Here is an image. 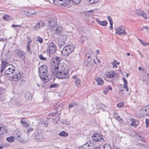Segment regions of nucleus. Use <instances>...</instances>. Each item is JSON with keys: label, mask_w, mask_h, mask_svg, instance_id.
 Returning a JSON list of instances; mask_svg holds the SVG:
<instances>
[{"label": "nucleus", "mask_w": 149, "mask_h": 149, "mask_svg": "<svg viewBox=\"0 0 149 149\" xmlns=\"http://www.w3.org/2000/svg\"><path fill=\"white\" fill-rule=\"evenodd\" d=\"M36 40L39 42L40 43H42L43 41L42 38L39 36H38Z\"/></svg>", "instance_id": "4c0bfd02"}, {"label": "nucleus", "mask_w": 149, "mask_h": 149, "mask_svg": "<svg viewBox=\"0 0 149 149\" xmlns=\"http://www.w3.org/2000/svg\"><path fill=\"white\" fill-rule=\"evenodd\" d=\"M75 48V46L73 44L65 46L61 51V53L64 56H68L74 51Z\"/></svg>", "instance_id": "7ed1b4c3"}, {"label": "nucleus", "mask_w": 149, "mask_h": 149, "mask_svg": "<svg viewBox=\"0 0 149 149\" xmlns=\"http://www.w3.org/2000/svg\"><path fill=\"white\" fill-rule=\"evenodd\" d=\"M86 57H87V59H90V55L88 56V55L87 54L86 55Z\"/></svg>", "instance_id": "338daca9"}, {"label": "nucleus", "mask_w": 149, "mask_h": 149, "mask_svg": "<svg viewBox=\"0 0 149 149\" xmlns=\"http://www.w3.org/2000/svg\"><path fill=\"white\" fill-rule=\"evenodd\" d=\"M131 120L132 123H131V125L132 126H133L134 127H136L137 125H139V121L134 119L131 118Z\"/></svg>", "instance_id": "412c9836"}, {"label": "nucleus", "mask_w": 149, "mask_h": 149, "mask_svg": "<svg viewBox=\"0 0 149 149\" xmlns=\"http://www.w3.org/2000/svg\"><path fill=\"white\" fill-rule=\"evenodd\" d=\"M116 31V34L119 35H126L127 33L125 30V27L123 26H120L119 27H117L115 28Z\"/></svg>", "instance_id": "6e6552de"}, {"label": "nucleus", "mask_w": 149, "mask_h": 149, "mask_svg": "<svg viewBox=\"0 0 149 149\" xmlns=\"http://www.w3.org/2000/svg\"><path fill=\"white\" fill-rule=\"evenodd\" d=\"M25 14L28 16L36 14V13L34 10L33 9H29L24 11Z\"/></svg>", "instance_id": "a211bd4d"}, {"label": "nucleus", "mask_w": 149, "mask_h": 149, "mask_svg": "<svg viewBox=\"0 0 149 149\" xmlns=\"http://www.w3.org/2000/svg\"><path fill=\"white\" fill-rule=\"evenodd\" d=\"M123 80L124 82V86L127 85V80L125 77H123Z\"/></svg>", "instance_id": "a19ab883"}, {"label": "nucleus", "mask_w": 149, "mask_h": 149, "mask_svg": "<svg viewBox=\"0 0 149 149\" xmlns=\"http://www.w3.org/2000/svg\"><path fill=\"white\" fill-rule=\"evenodd\" d=\"M47 66L43 65H41L39 67V75L41 80L47 82L48 81H46L48 77L49 74H48Z\"/></svg>", "instance_id": "f03ea898"}, {"label": "nucleus", "mask_w": 149, "mask_h": 149, "mask_svg": "<svg viewBox=\"0 0 149 149\" xmlns=\"http://www.w3.org/2000/svg\"><path fill=\"white\" fill-rule=\"evenodd\" d=\"M90 11L92 12H93V10H91ZM90 12V11H89L88 13H85V15L86 17H85V18L86 20H88L89 22H93L94 20L92 14L89 15L88 12Z\"/></svg>", "instance_id": "4468645a"}, {"label": "nucleus", "mask_w": 149, "mask_h": 149, "mask_svg": "<svg viewBox=\"0 0 149 149\" xmlns=\"http://www.w3.org/2000/svg\"><path fill=\"white\" fill-rule=\"evenodd\" d=\"M95 80L97 82V84L99 86L102 85L104 83V81L101 78L97 77L95 78Z\"/></svg>", "instance_id": "5701e85b"}, {"label": "nucleus", "mask_w": 149, "mask_h": 149, "mask_svg": "<svg viewBox=\"0 0 149 149\" xmlns=\"http://www.w3.org/2000/svg\"><path fill=\"white\" fill-rule=\"evenodd\" d=\"M67 36L64 35L63 36V38L62 40L59 41L58 43L59 46L60 48L64 46L65 44V40H66Z\"/></svg>", "instance_id": "f3484780"}, {"label": "nucleus", "mask_w": 149, "mask_h": 149, "mask_svg": "<svg viewBox=\"0 0 149 149\" xmlns=\"http://www.w3.org/2000/svg\"><path fill=\"white\" fill-rule=\"evenodd\" d=\"M53 60L52 65L51 66V71L53 70L57 69L59 67V65L61 61L60 58L56 56L52 59V61Z\"/></svg>", "instance_id": "20e7f679"}, {"label": "nucleus", "mask_w": 149, "mask_h": 149, "mask_svg": "<svg viewBox=\"0 0 149 149\" xmlns=\"http://www.w3.org/2000/svg\"><path fill=\"white\" fill-rule=\"evenodd\" d=\"M86 145H84L79 148L78 149H86Z\"/></svg>", "instance_id": "09e8293b"}, {"label": "nucleus", "mask_w": 149, "mask_h": 149, "mask_svg": "<svg viewBox=\"0 0 149 149\" xmlns=\"http://www.w3.org/2000/svg\"><path fill=\"white\" fill-rule=\"evenodd\" d=\"M8 63V62L6 60H1L0 70V73H2L3 72L5 68L7 66Z\"/></svg>", "instance_id": "ddd939ff"}, {"label": "nucleus", "mask_w": 149, "mask_h": 149, "mask_svg": "<svg viewBox=\"0 0 149 149\" xmlns=\"http://www.w3.org/2000/svg\"><path fill=\"white\" fill-rule=\"evenodd\" d=\"M7 88V86L5 84H3V86L0 87V91H4Z\"/></svg>", "instance_id": "72a5a7b5"}, {"label": "nucleus", "mask_w": 149, "mask_h": 149, "mask_svg": "<svg viewBox=\"0 0 149 149\" xmlns=\"http://www.w3.org/2000/svg\"><path fill=\"white\" fill-rule=\"evenodd\" d=\"M107 19L109 21V23H110V22H113L112 18L109 16H107Z\"/></svg>", "instance_id": "de8ad7c7"}, {"label": "nucleus", "mask_w": 149, "mask_h": 149, "mask_svg": "<svg viewBox=\"0 0 149 149\" xmlns=\"http://www.w3.org/2000/svg\"><path fill=\"white\" fill-rule=\"evenodd\" d=\"M141 12H144L141 10L140 9L139 10H136V14L139 15V16H141L142 14L143 13Z\"/></svg>", "instance_id": "473e14b6"}, {"label": "nucleus", "mask_w": 149, "mask_h": 149, "mask_svg": "<svg viewBox=\"0 0 149 149\" xmlns=\"http://www.w3.org/2000/svg\"><path fill=\"white\" fill-rule=\"evenodd\" d=\"M139 40L140 42L144 46H146V42L143 41L142 40L139 39Z\"/></svg>", "instance_id": "49530a36"}, {"label": "nucleus", "mask_w": 149, "mask_h": 149, "mask_svg": "<svg viewBox=\"0 0 149 149\" xmlns=\"http://www.w3.org/2000/svg\"><path fill=\"white\" fill-rule=\"evenodd\" d=\"M146 127H148L149 126V119H146Z\"/></svg>", "instance_id": "a18cd8bd"}, {"label": "nucleus", "mask_w": 149, "mask_h": 149, "mask_svg": "<svg viewBox=\"0 0 149 149\" xmlns=\"http://www.w3.org/2000/svg\"><path fill=\"white\" fill-rule=\"evenodd\" d=\"M81 1V0H66L64 2V4L68 5L72 2L75 5H77L80 3Z\"/></svg>", "instance_id": "2eb2a0df"}, {"label": "nucleus", "mask_w": 149, "mask_h": 149, "mask_svg": "<svg viewBox=\"0 0 149 149\" xmlns=\"http://www.w3.org/2000/svg\"><path fill=\"white\" fill-rule=\"evenodd\" d=\"M78 105L77 103L76 102H73L70 103L69 105V107L72 108L75 106H77Z\"/></svg>", "instance_id": "7c9ffc66"}, {"label": "nucleus", "mask_w": 149, "mask_h": 149, "mask_svg": "<svg viewBox=\"0 0 149 149\" xmlns=\"http://www.w3.org/2000/svg\"><path fill=\"white\" fill-rule=\"evenodd\" d=\"M7 130L4 127H0V141H2L4 138V134H6Z\"/></svg>", "instance_id": "f8f14e48"}, {"label": "nucleus", "mask_w": 149, "mask_h": 149, "mask_svg": "<svg viewBox=\"0 0 149 149\" xmlns=\"http://www.w3.org/2000/svg\"><path fill=\"white\" fill-rule=\"evenodd\" d=\"M58 135L60 136L63 137H66L68 136V134L64 131H62L58 134Z\"/></svg>", "instance_id": "c85d7f7f"}, {"label": "nucleus", "mask_w": 149, "mask_h": 149, "mask_svg": "<svg viewBox=\"0 0 149 149\" xmlns=\"http://www.w3.org/2000/svg\"><path fill=\"white\" fill-rule=\"evenodd\" d=\"M124 103L123 102H121L117 104V106L118 108L122 107L124 106Z\"/></svg>", "instance_id": "ea45409f"}, {"label": "nucleus", "mask_w": 149, "mask_h": 149, "mask_svg": "<svg viewBox=\"0 0 149 149\" xmlns=\"http://www.w3.org/2000/svg\"><path fill=\"white\" fill-rule=\"evenodd\" d=\"M110 29L111 30H112L113 29V22H110Z\"/></svg>", "instance_id": "3c124183"}, {"label": "nucleus", "mask_w": 149, "mask_h": 149, "mask_svg": "<svg viewBox=\"0 0 149 149\" xmlns=\"http://www.w3.org/2000/svg\"><path fill=\"white\" fill-rule=\"evenodd\" d=\"M10 16L8 15H4L3 16V19L5 20L8 21V20L9 19V18Z\"/></svg>", "instance_id": "e433bc0d"}, {"label": "nucleus", "mask_w": 149, "mask_h": 149, "mask_svg": "<svg viewBox=\"0 0 149 149\" xmlns=\"http://www.w3.org/2000/svg\"><path fill=\"white\" fill-rule=\"evenodd\" d=\"M124 87L125 88H126V90L127 92L128 91H129V89H128V87L127 86V85H124Z\"/></svg>", "instance_id": "5fc2aeb1"}, {"label": "nucleus", "mask_w": 149, "mask_h": 149, "mask_svg": "<svg viewBox=\"0 0 149 149\" xmlns=\"http://www.w3.org/2000/svg\"><path fill=\"white\" fill-rule=\"evenodd\" d=\"M91 61V59H87V62H88V63H87V65H88L89 64V63H90Z\"/></svg>", "instance_id": "680f3d73"}, {"label": "nucleus", "mask_w": 149, "mask_h": 149, "mask_svg": "<svg viewBox=\"0 0 149 149\" xmlns=\"http://www.w3.org/2000/svg\"><path fill=\"white\" fill-rule=\"evenodd\" d=\"M141 69H142V67L140 66H139V68H138V70L140 71H141Z\"/></svg>", "instance_id": "774afa93"}, {"label": "nucleus", "mask_w": 149, "mask_h": 149, "mask_svg": "<svg viewBox=\"0 0 149 149\" xmlns=\"http://www.w3.org/2000/svg\"><path fill=\"white\" fill-rule=\"evenodd\" d=\"M135 137L137 140L140 141H143L144 140L143 138L138 133H136L135 135Z\"/></svg>", "instance_id": "393cba45"}, {"label": "nucleus", "mask_w": 149, "mask_h": 149, "mask_svg": "<svg viewBox=\"0 0 149 149\" xmlns=\"http://www.w3.org/2000/svg\"><path fill=\"white\" fill-rule=\"evenodd\" d=\"M39 58L42 60L45 61L47 60L46 58L43 57L42 54H40L39 56Z\"/></svg>", "instance_id": "58836bf2"}, {"label": "nucleus", "mask_w": 149, "mask_h": 149, "mask_svg": "<svg viewBox=\"0 0 149 149\" xmlns=\"http://www.w3.org/2000/svg\"><path fill=\"white\" fill-rule=\"evenodd\" d=\"M113 66V68H114L115 67H116V68H117V65L116 64H114V65H112Z\"/></svg>", "instance_id": "69168bd1"}, {"label": "nucleus", "mask_w": 149, "mask_h": 149, "mask_svg": "<svg viewBox=\"0 0 149 149\" xmlns=\"http://www.w3.org/2000/svg\"><path fill=\"white\" fill-rule=\"evenodd\" d=\"M143 28H144V29H145L146 30H148L149 29V28L147 26H143Z\"/></svg>", "instance_id": "e2e57ef3"}, {"label": "nucleus", "mask_w": 149, "mask_h": 149, "mask_svg": "<svg viewBox=\"0 0 149 149\" xmlns=\"http://www.w3.org/2000/svg\"><path fill=\"white\" fill-rule=\"evenodd\" d=\"M7 141L8 142H12L14 141V137L13 136H10L6 138Z\"/></svg>", "instance_id": "c756f323"}, {"label": "nucleus", "mask_w": 149, "mask_h": 149, "mask_svg": "<svg viewBox=\"0 0 149 149\" xmlns=\"http://www.w3.org/2000/svg\"><path fill=\"white\" fill-rule=\"evenodd\" d=\"M46 51L49 54H52L56 52V47L53 42H51L48 45Z\"/></svg>", "instance_id": "39448f33"}, {"label": "nucleus", "mask_w": 149, "mask_h": 149, "mask_svg": "<svg viewBox=\"0 0 149 149\" xmlns=\"http://www.w3.org/2000/svg\"><path fill=\"white\" fill-rule=\"evenodd\" d=\"M97 21L100 25L102 26H105L107 24V22L106 21H100L99 20L96 19Z\"/></svg>", "instance_id": "bb28decb"}, {"label": "nucleus", "mask_w": 149, "mask_h": 149, "mask_svg": "<svg viewBox=\"0 0 149 149\" xmlns=\"http://www.w3.org/2000/svg\"><path fill=\"white\" fill-rule=\"evenodd\" d=\"M143 114L149 116V107L145 106L142 109Z\"/></svg>", "instance_id": "6ab92c4d"}, {"label": "nucleus", "mask_w": 149, "mask_h": 149, "mask_svg": "<svg viewBox=\"0 0 149 149\" xmlns=\"http://www.w3.org/2000/svg\"><path fill=\"white\" fill-rule=\"evenodd\" d=\"M88 2L91 4H94L98 2L99 0H87Z\"/></svg>", "instance_id": "f704fd0d"}, {"label": "nucleus", "mask_w": 149, "mask_h": 149, "mask_svg": "<svg viewBox=\"0 0 149 149\" xmlns=\"http://www.w3.org/2000/svg\"><path fill=\"white\" fill-rule=\"evenodd\" d=\"M22 74L20 72H15V73L12 74L11 77L14 81H17L22 77Z\"/></svg>", "instance_id": "9b49d317"}, {"label": "nucleus", "mask_w": 149, "mask_h": 149, "mask_svg": "<svg viewBox=\"0 0 149 149\" xmlns=\"http://www.w3.org/2000/svg\"><path fill=\"white\" fill-rule=\"evenodd\" d=\"M117 61L116 60H113V62H112L111 64L112 65H114V64H116Z\"/></svg>", "instance_id": "052dcab7"}, {"label": "nucleus", "mask_w": 149, "mask_h": 149, "mask_svg": "<svg viewBox=\"0 0 149 149\" xmlns=\"http://www.w3.org/2000/svg\"><path fill=\"white\" fill-rule=\"evenodd\" d=\"M12 27H22V26L20 25H15L13 24H12Z\"/></svg>", "instance_id": "6e6d98bb"}, {"label": "nucleus", "mask_w": 149, "mask_h": 149, "mask_svg": "<svg viewBox=\"0 0 149 149\" xmlns=\"http://www.w3.org/2000/svg\"><path fill=\"white\" fill-rule=\"evenodd\" d=\"M33 95L30 92H26L25 95V97L27 100H30L32 97Z\"/></svg>", "instance_id": "4be33fe9"}, {"label": "nucleus", "mask_w": 149, "mask_h": 149, "mask_svg": "<svg viewBox=\"0 0 149 149\" xmlns=\"http://www.w3.org/2000/svg\"><path fill=\"white\" fill-rule=\"evenodd\" d=\"M48 24L52 29H54L56 26V17L51 16L48 19Z\"/></svg>", "instance_id": "423d86ee"}, {"label": "nucleus", "mask_w": 149, "mask_h": 149, "mask_svg": "<svg viewBox=\"0 0 149 149\" xmlns=\"http://www.w3.org/2000/svg\"><path fill=\"white\" fill-rule=\"evenodd\" d=\"M68 67L66 65H60L57 69L51 70L52 73L59 79H65L69 77V71Z\"/></svg>", "instance_id": "f257e3e1"}, {"label": "nucleus", "mask_w": 149, "mask_h": 149, "mask_svg": "<svg viewBox=\"0 0 149 149\" xmlns=\"http://www.w3.org/2000/svg\"><path fill=\"white\" fill-rule=\"evenodd\" d=\"M115 74L116 73L114 72H110L107 73L106 74V76L107 77V78H111L113 77Z\"/></svg>", "instance_id": "b1692460"}, {"label": "nucleus", "mask_w": 149, "mask_h": 149, "mask_svg": "<svg viewBox=\"0 0 149 149\" xmlns=\"http://www.w3.org/2000/svg\"><path fill=\"white\" fill-rule=\"evenodd\" d=\"M143 13L141 15L145 19H147V17L146 15V14L144 12H142Z\"/></svg>", "instance_id": "37998d69"}, {"label": "nucleus", "mask_w": 149, "mask_h": 149, "mask_svg": "<svg viewBox=\"0 0 149 149\" xmlns=\"http://www.w3.org/2000/svg\"><path fill=\"white\" fill-rule=\"evenodd\" d=\"M33 130V128L32 127H30L29 128L27 129V132H29L31 131H32Z\"/></svg>", "instance_id": "603ef678"}, {"label": "nucleus", "mask_w": 149, "mask_h": 149, "mask_svg": "<svg viewBox=\"0 0 149 149\" xmlns=\"http://www.w3.org/2000/svg\"><path fill=\"white\" fill-rule=\"evenodd\" d=\"M57 87V85L56 84H52L49 86L50 88H55Z\"/></svg>", "instance_id": "79ce46f5"}, {"label": "nucleus", "mask_w": 149, "mask_h": 149, "mask_svg": "<svg viewBox=\"0 0 149 149\" xmlns=\"http://www.w3.org/2000/svg\"><path fill=\"white\" fill-rule=\"evenodd\" d=\"M114 117L116 118V119L119 122H121L123 120L122 119H120L119 116L117 113H114ZM121 122L122 123V122Z\"/></svg>", "instance_id": "2f4dec72"}, {"label": "nucleus", "mask_w": 149, "mask_h": 149, "mask_svg": "<svg viewBox=\"0 0 149 149\" xmlns=\"http://www.w3.org/2000/svg\"><path fill=\"white\" fill-rule=\"evenodd\" d=\"M57 113H52L49 114V115L50 116H55L57 114Z\"/></svg>", "instance_id": "c03bdc74"}, {"label": "nucleus", "mask_w": 149, "mask_h": 149, "mask_svg": "<svg viewBox=\"0 0 149 149\" xmlns=\"http://www.w3.org/2000/svg\"><path fill=\"white\" fill-rule=\"evenodd\" d=\"M112 88L110 86H107L106 88V90L107 91H108L109 90H112Z\"/></svg>", "instance_id": "864d4df0"}, {"label": "nucleus", "mask_w": 149, "mask_h": 149, "mask_svg": "<svg viewBox=\"0 0 149 149\" xmlns=\"http://www.w3.org/2000/svg\"><path fill=\"white\" fill-rule=\"evenodd\" d=\"M72 78L73 79H75V80L77 79H78V78H77V76L76 75H75L72 77Z\"/></svg>", "instance_id": "bf43d9fd"}, {"label": "nucleus", "mask_w": 149, "mask_h": 149, "mask_svg": "<svg viewBox=\"0 0 149 149\" xmlns=\"http://www.w3.org/2000/svg\"><path fill=\"white\" fill-rule=\"evenodd\" d=\"M63 28L62 27H58L56 29H52L55 33L58 35H60L61 34V31H62Z\"/></svg>", "instance_id": "aec40b11"}, {"label": "nucleus", "mask_w": 149, "mask_h": 149, "mask_svg": "<svg viewBox=\"0 0 149 149\" xmlns=\"http://www.w3.org/2000/svg\"><path fill=\"white\" fill-rule=\"evenodd\" d=\"M45 25V23L43 21H41L37 22L36 25L34 26V28L37 30L40 27L43 26Z\"/></svg>", "instance_id": "dca6fc26"}, {"label": "nucleus", "mask_w": 149, "mask_h": 149, "mask_svg": "<svg viewBox=\"0 0 149 149\" xmlns=\"http://www.w3.org/2000/svg\"><path fill=\"white\" fill-rule=\"evenodd\" d=\"M42 123L44 124L45 127H47L48 125V123L47 122H43Z\"/></svg>", "instance_id": "8fccbe9b"}, {"label": "nucleus", "mask_w": 149, "mask_h": 149, "mask_svg": "<svg viewBox=\"0 0 149 149\" xmlns=\"http://www.w3.org/2000/svg\"><path fill=\"white\" fill-rule=\"evenodd\" d=\"M14 53L21 59H25V54L23 51H21L19 49H16L15 50Z\"/></svg>", "instance_id": "9d476101"}, {"label": "nucleus", "mask_w": 149, "mask_h": 149, "mask_svg": "<svg viewBox=\"0 0 149 149\" xmlns=\"http://www.w3.org/2000/svg\"><path fill=\"white\" fill-rule=\"evenodd\" d=\"M17 136H16V137L17 138V139H18V140H19V141H21V139L20 138V136L19 135H17Z\"/></svg>", "instance_id": "13d9d810"}, {"label": "nucleus", "mask_w": 149, "mask_h": 149, "mask_svg": "<svg viewBox=\"0 0 149 149\" xmlns=\"http://www.w3.org/2000/svg\"><path fill=\"white\" fill-rule=\"evenodd\" d=\"M30 45H27L26 46V51L29 53L30 54H32V52L30 48Z\"/></svg>", "instance_id": "c9c22d12"}, {"label": "nucleus", "mask_w": 149, "mask_h": 149, "mask_svg": "<svg viewBox=\"0 0 149 149\" xmlns=\"http://www.w3.org/2000/svg\"><path fill=\"white\" fill-rule=\"evenodd\" d=\"M93 139L96 142H102L104 141V139L102 138V135L100 133H95L92 136Z\"/></svg>", "instance_id": "0eeeda50"}, {"label": "nucleus", "mask_w": 149, "mask_h": 149, "mask_svg": "<svg viewBox=\"0 0 149 149\" xmlns=\"http://www.w3.org/2000/svg\"><path fill=\"white\" fill-rule=\"evenodd\" d=\"M31 42V39H30L29 40H28L27 45H30V44Z\"/></svg>", "instance_id": "4d7b16f0"}, {"label": "nucleus", "mask_w": 149, "mask_h": 149, "mask_svg": "<svg viewBox=\"0 0 149 149\" xmlns=\"http://www.w3.org/2000/svg\"><path fill=\"white\" fill-rule=\"evenodd\" d=\"M21 123L23 127H27L29 126V125L26 123V121L24 120L23 118L21 119Z\"/></svg>", "instance_id": "a878e982"}, {"label": "nucleus", "mask_w": 149, "mask_h": 149, "mask_svg": "<svg viewBox=\"0 0 149 149\" xmlns=\"http://www.w3.org/2000/svg\"><path fill=\"white\" fill-rule=\"evenodd\" d=\"M81 80L79 78L77 79L74 81L76 86L77 87H79L81 86Z\"/></svg>", "instance_id": "cd10ccee"}, {"label": "nucleus", "mask_w": 149, "mask_h": 149, "mask_svg": "<svg viewBox=\"0 0 149 149\" xmlns=\"http://www.w3.org/2000/svg\"><path fill=\"white\" fill-rule=\"evenodd\" d=\"M9 65L10 67L8 68V69L5 70L4 72V74L6 75L11 74H13L14 73H15L16 71L14 66L11 65Z\"/></svg>", "instance_id": "1a4fd4ad"}, {"label": "nucleus", "mask_w": 149, "mask_h": 149, "mask_svg": "<svg viewBox=\"0 0 149 149\" xmlns=\"http://www.w3.org/2000/svg\"><path fill=\"white\" fill-rule=\"evenodd\" d=\"M96 54H99L100 53V51L98 50H96Z\"/></svg>", "instance_id": "0e129e2a"}]
</instances>
